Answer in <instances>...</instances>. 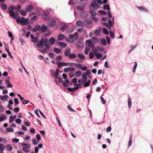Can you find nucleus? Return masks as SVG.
Segmentation results:
<instances>
[{"label":"nucleus","instance_id":"58","mask_svg":"<svg viewBox=\"0 0 153 153\" xmlns=\"http://www.w3.org/2000/svg\"><path fill=\"white\" fill-rule=\"evenodd\" d=\"M73 35H74V38L76 39L78 37V33L77 32H75Z\"/></svg>","mask_w":153,"mask_h":153},{"label":"nucleus","instance_id":"42","mask_svg":"<svg viewBox=\"0 0 153 153\" xmlns=\"http://www.w3.org/2000/svg\"><path fill=\"white\" fill-rule=\"evenodd\" d=\"M12 141L13 142L17 143L19 141V140L18 139L15 138L12 139Z\"/></svg>","mask_w":153,"mask_h":153},{"label":"nucleus","instance_id":"34","mask_svg":"<svg viewBox=\"0 0 153 153\" xmlns=\"http://www.w3.org/2000/svg\"><path fill=\"white\" fill-rule=\"evenodd\" d=\"M6 130L7 132H13L14 131V130L12 128H6Z\"/></svg>","mask_w":153,"mask_h":153},{"label":"nucleus","instance_id":"47","mask_svg":"<svg viewBox=\"0 0 153 153\" xmlns=\"http://www.w3.org/2000/svg\"><path fill=\"white\" fill-rule=\"evenodd\" d=\"M8 97V96L7 95H5L4 96H3L2 97H1V99L2 100H4L5 99L7 98Z\"/></svg>","mask_w":153,"mask_h":153},{"label":"nucleus","instance_id":"43","mask_svg":"<svg viewBox=\"0 0 153 153\" xmlns=\"http://www.w3.org/2000/svg\"><path fill=\"white\" fill-rule=\"evenodd\" d=\"M110 34V36L111 38H113L114 37V33L112 32L111 30H110L109 31Z\"/></svg>","mask_w":153,"mask_h":153},{"label":"nucleus","instance_id":"30","mask_svg":"<svg viewBox=\"0 0 153 153\" xmlns=\"http://www.w3.org/2000/svg\"><path fill=\"white\" fill-rule=\"evenodd\" d=\"M98 49L97 48H94L92 49V51L94 53V56H96L97 54L98 53Z\"/></svg>","mask_w":153,"mask_h":153},{"label":"nucleus","instance_id":"46","mask_svg":"<svg viewBox=\"0 0 153 153\" xmlns=\"http://www.w3.org/2000/svg\"><path fill=\"white\" fill-rule=\"evenodd\" d=\"M93 41L96 43L98 42V39L96 36H93L92 38Z\"/></svg>","mask_w":153,"mask_h":153},{"label":"nucleus","instance_id":"3","mask_svg":"<svg viewBox=\"0 0 153 153\" xmlns=\"http://www.w3.org/2000/svg\"><path fill=\"white\" fill-rule=\"evenodd\" d=\"M9 15L10 17L13 18L14 19H16L18 16V13L16 12H14L13 10H10L9 11Z\"/></svg>","mask_w":153,"mask_h":153},{"label":"nucleus","instance_id":"53","mask_svg":"<svg viewBox=\"0 0 153 153\" xmlns=\"http://www.w3.org/2000/svg\"><path fill=\"white\" fill-rule=\"evenodd\" d=\"M19 39L20 41L22 43V45L23 43L25 42L24 39L21 37H20L19 38Z\"/></svg>","mask_w":153,"mask_h":153},{"label":"nucleus","instance_id":"31","mask_svg":"<svg viewBox=\"0 0 153 153\" xmlns=\"http://www.w3.org/2000/svg\"><path fill=\"white\" fill-rule=\"evenodd\" d=\"M103 9L105 10H106V9L109 10H110V8L109 4H108L104 5V7H103Z\"/></svg>","mask_w":153,"mask_h":153},{"label":"nucleus","instance_id":"25","mask_svg":"<svg viewBox=\"0 0 153 153\" xmlns=\"http://www.w3.org/2000/svg\"><path fill=\"white\" fill-rule=\"evenodd\" d=\"M82 78L83 81L84 82L85 81H86L87 80V78L86 74L85 73L83 74L82 75Z\"/></svg>","mask_w":153,"mask_h":153},{"label":"nucleus","instance_id":"48","mask_svg":"<svg viewBox=\"0 0 153 153\" xmlns=\"http://www.w3.org/2000/svg\"><path fill=\"white\" fill-rule=\"evenodd\" d=\"M82 65L81 64H77L76 67L78 69H80L82 67Z\"/></svg>","mask_w":153,"mask_h":153},{"label":"nucleus","instance_id":"18","mask_svg":"<svg viewBox=\"0 0 153 153\" xmlns=\"http://www.w3.org/2000/svg\"><path fill=\"white\" fill-rule=\"evenodd\" d=\"M89 12L92 16H95L97 15V13L95 12V11L93 10L92 9H90Z\"/></svg>","mask_w":153,"mask_h":153},{"label":"nucleus","instance_id":"5","mask_svg":"<svg viewBox=\"0 0 153 153\" xmlns=\"http://www.w3.org/2000/svg\"><path fill=\"white\" fill-rule=\"evenodd\" d=\"M29 22V20L28 19H26L24 17H22L20 20V24L27 25Z\"/></svg>","mask_w":153,"mask_h":153},{"label":"nucleus","instance_id":"39","mask_svg":"<svg viewBox=\"0 0 153 153\" xmlns=\"http://www.w3.org/2000/svg\"><path fill=\"white\" fill-rule=\"evenodd\" d=\"M100 33V31L99 30H95L94 34L95 35L99 36Z\"/></svg>","mask_w":153,"mask_h":153},{"label":"nucleus","instance_id":"8","mask_svg":"<svg viewBox=\"0 0 153 153\" xmlns=\"http://www.w3.org/2000/svg\"><path fill=\"white\" fill-rule=\"evenodd\" d=\"M55 25V21L53 19L50 20L48 23V26L52 27Z\"/></svg>","mask_w":153,"mask_h":153},{"label":"nucleus","instance_id":"41","mask_svg":"<svg viewBox=\"0 0 153 153\" xmlns=\"http://www.w3.org/2000/svg\"><path fill=\"white\" fill-rule=\"evenodd\" d=\"M95 56H96L97 58L98 59H100L102 56L100 53H98Z\"/></svg>","mask_w":153,"mask_h":153},{"label":"nucleus","instance_id":"12","mask_svg":"<svg viewBox=\"0 0 153 153\" xmlns=\"http://www.w3.org/2000/svg\"><path fill=\"white\" fill-rule=\"evenodd\" d=\"M58 44L62 48H65L67 46L66 44L64 42H59Z\"/></svg>","mask_w":153,"mask_h":153},{"label":"nucleus","instance_id":"62","mask_svg":"<svg viewBox=\"0 0 153 153\" xmlns=\"http://www.w3.org/2000/svg\"><path fill=\"white\" fill-rule=\"evenodd\" d=\"M84 82L82 81V80L81 79H79L78 80V83H79V85H82L84 83Z\"/></svg>","mask_w":153,"mask_h":153},{"label":"nucleus","instance_id":"59","mask_svg":"<svg viewBox=\"0 0 153 153\" xmlns=\"http://www.w3.org/2000/svg\"><path fill=\"white\" fill-rule=\"evenodd\" d=\"M58 79L59 82L60 83H62L63 81L62 77H61L59 76L58 77Z\"/></svg>","mask_w":153,"mask_h":153},{"label":"nucleus","instance_id":"56","mask_svg":"<svg viewBox=\"0 0 153 153\" xmlns=\"http://www.w3.org/2000/svg\"><path fill=\"white\" fill-rule=\"evenodd\" d=\"M97 48L99 51H104V48L103 47H97Z\"/></svg>","mask_w":153,"mask_h":153},{"label":"nucleus","instance_id":"60","mask_svg":"<svg viewBox=\"0 0 153 153\" xmlns=\"http://www.w3.org/2000/svg\"><path fill=\"white\" fill-rule=\"evenodd\" d=\"M67 27H68L67 25H65L61 27V28H60V30H65V29H66L67 28Z\"/></svg>","mask_w":153,"mask_h":153},{"label":"nucleus","instance_id":"2","mask_svg":"<svg viewBox=\"0 0 153 153\" xmlns=\"http://www.w3.org/2000/svg\"><path fill=\"white\" fill-rule=\"evenodd\" d=\"M21 146L23 147L22 150L23 151L26 153L30 152L29 149L30 147V146L29 144H26L25 143H22Z\"/></svg>","mask_w":153,"mask_h":153},{"label":"nucleus","instance_id":"9","mask_svg":"<svg viewBox=\"0 0 153 153\" xmlns=\"http://www.w3.org/2000/svg\"><path fill=\"white\" fill-rule=\"evenodd\" d=\"M76 24L80 27H83L84 25L83 22L80 20L77 21L76 22Z\"/></svg>","mask_w":153,"mask_h":153},{"label":"nucleus","instance_id":"27","mask_svg":"<svg viewBox=\"0 0 153 153\" xmlns=\"http://www.w3.org/2000/svg\"><path fill=\"white\" fill-rule=\"evenodd\" d=\"M20 14L23 16H25L26 15L27 13L26 12L23 10H21L19 11Z\"/></svg>","mask_w":153,"mask_h":153},{"label":"nucleus","instance_id":"22","mask_svg":"<svg viewBox=\"0 0 153 153\" xmlns=\"http://www.w3.org/2000/svg\"><path fill=\"white\" fill-rule=\"evenodd\" d=\"M76 55L74 53H72L69 54V55L68 56V57L70 59H73L76 58Z\"/></svg>","mask_w":153,"mask_h":153},{"label":"nucleus","instance_id":"64","mask_svg":"<svg viewBox=\"0 0 153 153\" xmlns=\"http://www.w3.org/2000/svg\"><path fill=\"white\" fill-rule=\"evenodd\" d=\"M91 73V71L90 70H88L86 71L85 74H87L88 75H90Z\"/></svg>","mask_w":153,"mask_h":153},{"label":"nucleus","instance_id":"13","mask_svg":"<svg viewBox=\"0 0 153 153\" xmlns=\"http://www.w3.org/2000/svg\"><path fill=\"white\" fill-rule=\"evenodd\" d=\"M40 30L42 32H45L47 30V27L45 25L43 24L41 26Z\"/></svg>","mask_w":153,"mask_h":153},{"label":"nucleus","instance_id":"1","mask_svg":"<svg viewBox=\"0 0 153 153\" xmlns=\"http://www.w3.org/2000/svg\"><path fill=\"white\" fill-rule=\"evenodd\" d=\"M90 9H92L94 11H96L100 7L99 5L95 1H93L91 5L89 6Z\"/></svg>","mask_w":153,"mask_h":153},{"label":"nucleus","instance_id":"55","mask_svg":"<svg viewBox=\"0 0 153 153\" xmlns=\"http://www.w3.org/2000/svg\"><path fill=\"white\" fill-rule=\"evenodd\" d=\"M75 70V69L74 67H69V71L70 72H74Z\"/></svg>","mask_w":153,"mask_h":153},{"label":"nucleus","instance_id":"23","mask_svg":"<svg viewBox=\"0 0 153 153\" xmlns=\"http://www.w3.org/2000/svg\"><path fill=\"white\" fill-rule=\"evenodd\" d=\"M53 51L56 53L59 54L61 52V51L60 49L58 48H55L53 49Z\"/></svg>","mask_w":153,"mask_h":153},{"label":"nucleus","instance_id":"40","mask_svg":"<svg viewBox=\"0 0 153 153\" xmlns=\"http://www.w3.org/2000/svg\"><path fill=\"white\" fill-rule=\"evenodd\" d=\"M32 142L33 144L34 145H37L39 143V141H37L35 139H33L32 140Z\"/></svg>","mask_w":153,"mask_h":153},{"label":"nucleus","instance_id":"24","mask_svg":"<svg viewBox=\"0 0 153 153\" xmlns=\"http://www.w3.org/2000/svg\"><path fill=\"white\" fill-rule=\"evenodd\" d=\"M40 28V26L39 25H37L35 26L34 28H33L32 31L33 32H36Z\"/></svg>","mask_w":153,"mask_h":153},{"label":"nucleus","instance_id":"57","mask_svg":"<svg viewBox=\"0 0 153 153\" xmlns=\"http://www.w3.org/2000/svg\"><path fill=\"white\" fill-rule=\"evenodd\" d=\"M29 102V101L27 100H24L22 102L23 104L25 105L28 103Z\"/></svg>","mask_w":153,"mask_h":153},{"label":"nucleus","instance_id":"11","mask_svg":"<svg viewBox=\"0 0 153 153\" xmlns=\"http://www.w3.org/2000/svg\"><path fill=\"white\" fill-rule=\"evenodd\" d=\"M42 17L43 19L46 21H48L50 19V17L49 16L45 13H43L42 14Z\"/></svg>","mask_w":153,"mask_h":153},{"label":"nucleus","instance_id":"52","mask_svg":"<svg viewBox=\"0 0 153 153\" xmlns=\"http://www.w3.org/2000/svg\"><path fill=\"white\" fill-rule=\"evenodd\" d=\"M84 21L90 24H91L93 23V21L90 19H86Z\"/></svg>","mask_w":153,"mask_h":153},{"label":"nucleus","instance_id":"26","mask_svg":"<svg viewBox=\"0 0 153 153\" xmlns=\"http://www.w3.org/2000/svg\"><path fill=\"white\" fill-rule=\"evenodd\" d=\"M90 50V48L89 47H86L84 50V53L86 55H87L88 52Z\"/></svg>","mask_w":153,"mask_h":153},{"label":"nucleus","instance_id":"7","mask_svg":"<svg viewBox=\"0 0 153 153\" xmlns=\"http://www.w3.org/2000/svg\"><path fill=\"white\" fill-rule=\"evenodd\" d=\"M34 9L33 7L31 5H29L26 7L25 10L27 12H30Z\"/></svg>","mask_w":153,"mask_h":153},{"label":"nucleus","instance_id":"35","mask_svg":"<svg viewBox=\"0 0 153 153\" xmlns=\"http://www.w3.org/2000/svg\"><path fill=\"white\" fill-rule=\"evenodd\" d=\"M6 146L8 148L7 150L9 151H11L13 149L12 146L10 145H7Z\"/></svg>","mask_w":153,"mask_h":153},{"label":"nucleus","instance_id":"21","mask_svg":"<svg viewBox=\"0 0 153 153\" xmlns=\"http://www.w3.org/2000/svg\"><path fill=\"white\" fill-rule=\"evenodd\" d=\"M77 56L79 59L82 60H84L85 59V56L82 54L79 53L77 55Z\"/></svg>","mask_w":153,"mask_h":153},{"label":"nucleus","instance_id":"10","mask_svg":"<svg viewBox=\"0 0 153 153\" xmlns=\"http://www.w3.org/2000/svg\"><path fill=\"white\" fill-rule=\"evenodd\" d=\"M44 41H45V40L43 39H42L40 41L37 42V45L39 48H41L44 45Z\"/></svg>","mask_w":153,"mask_h":153},{"label":"nucleus","instance_id":"19","mask_svg":"<svg viewBox=\"0 0 153 153\" xmlns=\"http://www.w3.org/2000/svg\"><path fill=\"white\" fill-rule=\"evenodd\" d=\"M48 41V40L47 39H45V45L46 46V48H46V49L47 50H48L49 51H51V50H50L49 49V48L50 47V46L49 45H48L47 43H46V42Z\"/></svg>","mask_w":153,"mask_h":153},{"label":"nucleus","instance_id":"61","mask_svg":"<svg viewBox=\"0 0 153 153\" xmlns=\"http://www.w3.org/2000/svg\"><path fill=\"white\" fill-rule=\"evenodd\" d=\"M15 121L17 123L19 124L21 123V120L19 119H17L15 120Z\"/></svg>","mask_w":153,"mask_h":153},{"label":"nucleus","instance_id":"33","mask_svg":"<svg viewBox=\"0 0 153 153\" xmlns=\"http://www.w3.org/2000/svg\"><path fill=\"white\" fill-rule=\"evenodd\" d=\"M16 10V7L15 6H12L10 7L8 9V11H9L10 10Z\"/></svg>","mask_w":153,"mask_h":153},{"label":"nucleus","instance_id":"63","mask_svg":"<svg viewBox=\"0 0 153 153\" xmlns=\"http://www.w3.org/2000/svg\"><path fill=\"white\" fill-rule=\"evenodd\" d=\"M37 19V17L36 16H34L31 19V20L32 21H35Z\"/></svg>","mask_w":153,"mask_h":153},{"label":"nucleus","instance_id":"49","mask_svg":"<svg viewBox=\"0 0 153 153\" xmlns=\"http://www.w3.org/2000/svg\"><path fill=\"white\" fill-rule=\"evenodd\" d=\"M6 80L5 81V83L6 84H8V83H10V78L9 77H7Z\"/></svg>","mask_w":153,"mask_h":153},{"label":"nucleus","instance_id":"38","mask_svg":"<svg viewBox=\"0 0 153 153\" xmlns=\"http://www.w3.org/2000/svg\"><path fill=\"white\" fill-rule=\"evenodd\" d=\"M128 107L129 108H130L131 106V100L129 99L128 101Z\"/></svg>","mask_w":153,"mask_h":153},{"label":"nucleus","instance_id":"37","mask_svg":"<svg viewBox=\"0 0 153 153\" xmlns=\"http://www.w3.org/2000/svg\"><path fill=\"white\" fill-rule=\"evenodd\" d=\"M135 65L133 67V72L134 73L135 71V70L136 69V68H137V63L136 62H134Z\"/></svg>","mask_w":153,"mask_h":153},{"label":"nucleus","instance_id":"32","mask_svg":"<svg viewBox=\"0 0 153 153\" xmlns=\"http://www.w3.org/2000/svg\"><path fill=\"white\" fill-rule=\"evenodd\" d=\"M98 12L99 13H100L101 14H102L103 15H106L107 14V13L105 11H104L103 10H99Z\"/></svg>","mask_w":153,"mask_h":153},{"label":"nucleus","instance_id":"44","mask_svg":"<svg viewBox=\"0 0 153 153\" xmlns=\"http://www.w3.org/2000/svg\"><path fill=\"white\" fill-rule=\"evenodd\" d=\"M103 32L106 35L108 34H109L108 32V30H107L106 28H103Z\"/></svg>","mask_w":153,"mask_h":153},{"label":"nucleus","instance_id":"4","mask_svg":"<svg viewBox=\"0 0 153 153\" xmlns=\"http://www.w3.org/2000/svg\"><path fill=\"white\" fill-rule=\"evenodd\" d=\"M86 5L84 4V3H80L79 6H77L76 7V9L77 10L82 11H83L85 10V6Z\"/></svg>","mask_w":153,"mask_h":153},{"label":"nucleus","instance_id":"51","mask_svg":"<svg viewBox=\"0 0 153 153\" xmlns=\"http://www.w3.org/2000/svg\"><path fill=\"white\" fill-rule=\"evenodd\" d=\"M67 108L70 111H71L72 112L74 111V110L71 108V107L70 105H68V106Z\"/></svg>","mask_w":153,"mask_h":153},{"label":"nucleus","instance_id":"28","mask_svg":"<svg viewBox=\"0 0 153 153\" xmlns=\"http://www.w3.org/2000/svg\"><path fill=\"white\" fill-rule=\"evenodd\" d=\"M1 6L2 8L5 10H6L7 8V5L4 3L1 4Z\"/></svg>","mask_w":153,"mask_h":153},{"label":"nucleus","instance_id":"45","mask_svg":"<svg viewBox=\"0 0 153 153\" xmlns=\"http://www.w3.org/2000/svg\"><path fill=\"white\" fill-rule=\"evenodd\" d=\"M5 147L4 145L2 143H0V150H4Z\"/></svg>","mask_w":153,"mask_h":153},{"label":"nucleus","instance_id":"29","mask_svg":"<svg viewBox=\"0 0 153 153\" xmlns=\"http://www.w3.org/2000/svg\"><path fill=\"white\" fill-rule=\"evenodd\" d=\"M101 42L102 44L105 46L107 45V43L105 39L104 38H103L101 39Z\"/></svg>","mask_w":153,"mask_h":153},{"label":"nucleus","instance_id":"36","mask_svg":"<svg viewBox=\"0 0 153 153\" xmlns=\"http://www.w3.org/2000/svg\"><path fill=\"white\" fill-rule=\"evenodd\" d=\"M38 41V37L37 36H35L33 39H32L31 40L32 42H33L34 43H36V42Z\"/></svg>","mask_w":153,"mask_h":153},{"label":"nucleus","instance_id":"17","mask_svg":"<svg viewBox=\"0 0 153 153\" xmlns=\"http://www.w3.org/2000/svg\"><path fill=\"white\" fill-rule=\"evenodd\" d=\"M70 50L69 49L66 50L64 51V54L65 56H68L69 55L70 53Z\"/></svg>","mask_w":153,"mask_h":153},{"label":"nucleus","instance_id":"14","mask_svg":"<svg viewBox=\"0 0 153 153\" xmlns=\"http://www.w3.org/2000/svg\"><path fill=\"white\" fill-rule=\"evenodd\" d=\"M82 74L81 71H76L75 72V76L77 77H79L81 76Z\"/></svg>","mask_w":153,"mask_h":153},{"label":"nucleus","instance_id":"54","mask_svg":"<svg viewBox=\"0 0 153 153\" xmlns=\"http://www.w3.org/2000/svg\"><path fill=\"white\" fill-rule=\"evenodd\" d=\"M37 14H36V13H31V15H36L37 16H40L41 15V13L39 11H38V12H37Z\"/></svg>","mask_w":153,"mask_h":153},{"label":"nucleus","instance_id":"6","mask_svg":"<svg viewBox=\"0 0 153 153\" xmlns=\"http://www.w3.org/2000/svg\"><path fill=\"white\" fill-rule=\"evenodd\" d=\"M68 63H65L63 62L58 61L56 62V64L59 68H61L62 66H67Z\"/></svg>","mask_w":153,"mask_h":153},{"label":"nucleus","instance_id":"15","mask_svg":"<svg viewBox=\"0 0 153 153\" xmlns=\"http://www.w3.org/2000/svg\"><path fill=\"white\" fill-rule=\"evenodd\" d=\"M137 8L138 9L140 10L141 11H143L145 12L146 13H147L148 11V10L146 9L145 7H139L138 6L137 7Z\"/></svg>","mask_w":153,"mask_h":153},{"label":"nucleus","instance_id":"50","mask_svg":"<svg viewBox=\"0 0 153 153\" xmlns=\"http://www.w3.org/2000/svg\"><path fill=\"white\" fill-rule=\"evenodd\" d=\"M86 42L90 46H91L92 45V41L87 40L86 41Z\"/></svg>","mask_w":153,"mask_h":153},{"label":"nucleus","instance_id":"20","mask_svg":"<svg viewBox=\"0 0 153 153\" xmlns=\"http://www.w3.org/2000/svg\"><path fill=\"white\" fill-rule=\"evenodd\" d=\"M65 38V35L64 34H59L58 35V39L59 40H62Z\"/></svg>","mask_w":153,"mask_h":153},{"label":"nucleus","instance_id":"16","mask_svg":"<svg viewBox=\"0 0 153 153\" xmlns=\"http://www.w3.org/2000/svg\"><path fill=\"white\" fill-rule=\"evenodd\" d=\"M50 44L51 45H53L55 43V39L53 37H51L49 39Z\"/></svg>","mask_w":153,"mask_h":153}]
</instances>
